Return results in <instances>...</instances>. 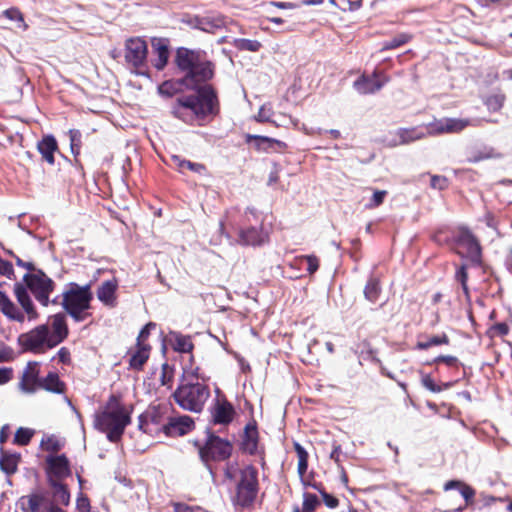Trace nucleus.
Wrapping results in <instances>:
<instances>
[{
  "instance_id": "nucleus-58",
  "label": "nucleus",
  "mask_w": 512,
  "mask_h": 512,
  "mask_svg": "<svg viewBox=\"0 0 512 512\" xmlns=\"http://www.w3.org/2000/svg\"><path fill=\"white\" fill-rule=\"evenodd\" d=\"M12 378V370L9 368H0V385L10 381Z\"/></svg>"
},
{
  "instance_id": "nucleus-21",
  "label": "nucleus",
  "mask_w": 512,
  "mask_h": 512,
  "mask_svg": "<svg viewBox=\"0 0 512 512\" xmlns=\"http://www.w3.org/2000/svg\"><path fill=\"white\" fill-rule=\"evenodd\" d=\"M27 504L30 512H46L51 506L56 505L44 491L30 494L27 497Z\"/></svg>"
},
{
  "instance_id": "nucleus-40",
  "label": "nucleus",
  "mask_w": 512,
  "mask_h": 512,
  "mask_svg": "<svg viewBox=\"0 0 512 512\" xmlns=\"http://www.w3.org/2000/svg\"><path fill=\"white\" fill-rule=\"evenodd\" d=\"M234 44L240 50L251 52H257L262 46L259 41L251 39H236Z\"/></svg>"
},
{
  "instance_id": "nucleus-26",
  "label": "nucleus",
  "mask_w": 512,
  "mask_h": 512,
  "mask_svg": "<svg viewBox=\"0 0 512 512\" xmlns=\"http://www.w3.org/2000/svg\"><path fill=\"white\" fill-rule=\"evenodd\" d=\"M273 113L271 107L269 105H262L258 111L256 116V120L259 122H273L277 126H286L288 123L292 124L294 127L298 126V120L293 119L291 116L283 115L281 120H272Z\"/></svg>"
},
{
  "instance_id": "nucleus-59",
  "label": "nucleus",
  "mask_w": 512,
  "mask_h": 512,
  "mask_svg": "<svg viewBox=\"0 0 512 512\" xmlns=\"http://www.w3.org/2000/svg\"><path fill=\"white\" fill-rule=\"evenodd\" d=\"M13 351L12 349L2 346L0 347V362L8 361L12 358Z\"/></svg>"
},
{
  "instance_id": "nucleus-44",
  "label": "nucleus",
  "mask_w": 512,
  "mask_h": 512,
  "mask_svg": "<svg viewBox=\"0 0 512 512\" xmlns=\"http://www.w3.org/2000/svg\"><path fill=\"white\" fill-rule=\"evenodd\" d=\"M459 492L462 495V497L465 499L466 505L464 507L460 506V507L456 508L454 510L455 512H462L466 506L473 503V499L475 496V490L471 486H469L465 483L463 486H461V489L459 490Z\"/></svg>"
},
{
  "instance_id": "nucleus-22",
  "label": "nucleus",
  "mask_w": 512,
  "mask_h": 512,
  "mask_svg": "<svg viewBox=\"0 0 512 512\" xmlns=\"http://www.w3.org/2000/svg\"><path fill=\"white\" fill-rule=\"evenodd\" d=\"M152 48L156 57L153 60V65L157 70H162L169 58L168 42L166 39L154 38L152 39Z\"/></svg>"
},
{
  "instance_id": "nucleus-47",
  "label": "nucleus",
  "mask_w": 512,
  "mask_h": 512,
  "mask_svg": "<svg viewBox=\"0 0 512 512\" xmlns=\"http://www.w3.org/2000/svg\"><path fill=\"white\" fill-rule=\"evenodd\" d=\"M70 138V146L71 150L74 154L79 153L80 145H81V133L79 130L71 129L69 131Z\"/></svg>"
},
{
  "instance_id": "nucleus-41",
  "label": "nucleus",
  "mask_w": 512,
  "mask_h": 512,
  "mask_svg": "<svg viewBox=\"0 0 512 512\" xmlns=\"http://www.w3.org/2000/svg\"><path fill=\"white\" fill-rule=\"evenodd\" d=\"M33 434H34L33 430H31L29 428L20 427L19 429H17V431L15 433L14 441L18 445H22V446L27 445L30 442Z\"/></svg>"
},
{
  "instance_id": "nucleus-8",
  "label": "nucleus",
  "mask_w": 512,
  "mask_h": 512,
  "mask_svg": "<svg viewBox=\"0 0 512 512\" xmlns=\"http://www.w3.org/2000/svg\"><path fill=\"white\" fill-rule=\"evenodd\" d=\"M27 288L34 298L44 307L50 303L57 304L58 298L50 301V295L55 289V282L41 270H33L23 277Z\"/></svg>"
},
{
  "instance_id": "nucleus-18",
  "label": "nucleus",
  "mask_w": 512,
  "mask_h": 512,
  "mask_svg": "<svg viewBox=\"0 0 512 512\" xmlns=\"http://www.w3.org/2000/svg\"><path fill=\"white\" fill-rule=\"evenodd\" d=\"M51 327L48 326V335L54 347L62 343L68 336L69 330L65 315L57 313L50 318Z\"/></svg>"
},
{
  "instance_id": "nucleus-56",
  "label": "nucleus",
  "mask_w": 512,
  "mask_h": 512,
  "mask_svg": "<svg viewBox=\"0 0 512 512\" xmlns=\"http://www.w3.org/2000/svg\"><path fill=\"white\" fill-rule=\"evenodd\" d=\"M322 498L325 505L331 509L336 508L339 505L338 499L328 493L323 492Z\"/></svg>"
},
{
  "instance_id": "nucleus-48",
  "label": "nucleus",
  "mask_w": 512,
  "mask_h": 512,
  "mask_svg": "<svg viewBox=\"0 0 512 512\" xmlns=\"http://www.w3.org/2000/svg\"><path fill=\"white\" fill-rule=\"evenodd\" d=\"M41 446L44 450L49 451V452H56V451L60 450V448H61V444L54 437H49L46 440H42Z\"/></svg>"
},
{
  "instance_id": "nucleus-12",
  "label": "nucleus",
  "mask_w": 512,
  "mask_h": 512,
  "mask_svg": "<svg viewBox=\"0 0 512 512\" xmlns=\"http://www.w3.org/2000/svg\"><path fill=\"white\" fill-rule=\"evenodd\" d=\"M456 250L462 257L478 263L481 257L479 243L467 229H460L456 237Z\"/></svg>"
},
{
  "instance_id": "nucleus-52",
  "label": "nucleus",
  "mask_w": 512,
  "mask_h": 512,
  "mask_svg": "<svg viewBox=\"0 0 512 512\" xmlns=\"http://www.w3.org/2000/svg\"><path fill=\"white\" fill-rule=\"evenodd\" d=\"M304 261H306L307 263V271L309 272V274H313L314 272L317 271L318 267H319V261L317 259V257L315 256H304L302 258Z\"/></svg>"
},
{
  "instance_id": "nucleus-49",
  "label": "nucleus",
  "mask_w": 512,
  "mask_h": 512,
  "mask_svg": "<svg viewBox=\"0 0 512 512\" xmlns=\"http://www.w3.org/2000/svg\"><path fill=\"white\" fill-rule=\"evenodd\" d=\"M503 102H504V97L502 95H494V96H490L487 99L486 105L488 106L489 109L496 111L502 107Z\"/></svg>"
},
{
  "instance_id": "nucleus-51",
  "label": "nucleus",
  "mask_w": 512,
  "mask_h": 512,
  "mask_svg": "<svg viewBox=\"0 0 512 512\" xmlns=\"http://www.w3.org/2000/svg\"><path fill=\"white\" fill-rule=\"evenodd\" d=\"M0 274L9 279L14 275V269H13L12 264L8 261L1 259V258H0Z\"/></svg>"
},
{
  "instance_id": "nucleus-53",
  "label": "nucleus",
  "mask_w": 512,
  "mask_h": 512,
  "mask_svg": "<svg viewBox=\"0 0 512 512\" xmlns=\"http://www.w3.org/2000/svg\"><path fill=\"white\" fill-rule=\"evenodd\" d=\"M456 279L461 283L462 288L465 293H468L467 288V273H466V267L462 265L456 272Z\"/></svg>"
},
{
  "instance_id": "nucleus-23",
  "label": "nucleus",
  "mask_w": 512,
  "mask_h": 512,
  "mask_svg": "<svg viewBox=\"0 0 512 512\" xmlns=\"http://www.w3.org/2000/svg\"><path fill=\"white\" fill-rule=\"evenodd\" d=\"M267 240V234L262 229L255 227L241 230L239 233V242L243 245L260 246Z\"/></svg>"
},
{
  "instance_id": "nucleus-14",
  "label": "nucleus",
  "mask_w": 512,
  "mask_h": 512,
  "mask_svg": "<svg viewBox=\"0 0 512 512\" xmlns=\"http://www.w3.org/2000/svg\"><path fill=\"white\" fill-rule=\"evenodd\" d=\"M148 47L140 37L130 38L125 44V59L132 66L141 67L147 58Z\"/></svg>"
},
{
  "instance_id": "nucleus-45",
  "label": "nucleus",
  "mask_w": 512,
  "mask_h": 512,
  "mask_svg": "<svg viewBox=\"0 0 512 512\" xmlns=\"http://www.w3.org/2000/svg\"><path fill=\"white\" fill-rule=\"evenodd\" d=\"M386 195H387L386 190H375L373 192L372 197L370 198V201L365 204V207L367 209H374V208L380 206L384 202Z\"/></svg>"
},
{
  "instance_id": "nucleus-36",
  "label": "nucleus",
  "mask_w": 512,
  "mask_h": 512,
  "mask_svg": "<svg viewBox=\"0 0 512 512\" xmlns=\"http://www.w3.org/2000/svg\"><path fill=\"white\" fill-rule=\"evenodd\" d=\"M294 448L298 457V474L300 478L303 480V477L308 468V453L299 443H295Z\"/></svg>"
},
{
  "instance_id": "nucleus-31",
  "label": "nucleus",
  "mask_w": 512,
  "mask_h": 512,
  "mask_svg": "<svg viewBox=\"0 0 512 512\" xmlns=\"http://www.w3.org/2000/svg\"><path fill=\"white\" fill-rule=\"evenodd\" d=\"M242 448L251 455L258 453V432L254 426H247L245 428Z\"/></svg>"
},
{
  "instance_id": "nucleus-3",
  "label": "nucleus",
  "mask_w": 512,
  "mask_h": 512,
  "mask_svg": "<svg viewBox=\"0 0 512 512\" xmlns=\"http://www.w3.org/2000/svg\"><path fill=\"white\" fill-rule=\"evenodd\" d=\"M225 478L235 482L236 494L233 498L235 505L247 507L251 505L258 492V472L251 465L240 468L237 463H227Z\"/></svg>"
},
{
  "instance_id": "nucleus-37",
  "label": "nucleus",
  "mask_w": 512,
  "mask_h": 512,
  "mask_svg": "<svg viewBox=\"0 0 512 512\" xmlns=\"http://www.w3.org/2000/svg\"><path fill=\"white\" fill-rule=\"evenodd\" d=\"M380 294L379 282L376 279H370L364 289L365 298L374 303L377 301Z\"/></svg>"
},
{
  "instance_id": "nucleus-50",
  "label": "nucleus",
  "mask_w": 512,
  "mask_h": 512,
  "mask_svg": "<svg viewBox=\"0 0 512 512\" xmlns=\"http://www.w3.org/2000/svg\"><path fill=\"white\" fill-rule=\"evenodd\" d=\"M490 332L492 336H505L509 332V327L506 323H497L491 327Z\"/></svg>"
},
{
  "instance_id": "nucleus-55",
  "label": "nucleus",
  "mask_w": 512,
  "mask_h": 512,
  "mask_svg": "<svg viewBox=\"0 0 512 512\" xmlns=\"http://www.w3.org/2000/svg\"><path fill=\"white\" fill-rule=\"evenodd\" d=\"M155 324L150 322L148 324H146L142 330L140 331L139 335H138V338H137V344H140V343H145V340L147 339V337L149 336L150 334V329L151 328H155Z\"/></svg>"
},
{
  "instance_id": "nucleus-60",
  "label": "nucleus",
  "mask_w": 512,
  "mask_h": 512,
  "mask_svg": "<svg viewBox=\"0 0 512 512\" xmlns=\"http://www.w3.org/2000/svg\"><path fill=\"white\" fill-rule=\"evenodd\" d=\"M435 362H444L448 366H454L457 363V358L454 356H450V355H448V356L441 355L435 359Z\"/></svg>"
},
{
  "instance_id": "nucleus-30",
  "label": "nucleus",
  "mask_w": 512,
  "mask_h": 512,
  "mask_svg": "<svg viewBox=\"0 0 512 512\" xmlns=\"http://www.w3.org/2000/svg\"><path fill=\"white\" fill-rule=\"evenodd\" d=\"M39 388L48 392L62 394L65 391V384L60 381L58 374L50 372L46 377L41 379Z\"/></svg>"
},
{
  "instance_id": "nucleus-20",
  "label": "nucleus",
  "mask_w": 512,
  "mask_h": 512,
  "mask_svg": "<svg viewBox=\"0 0 512 512\" xmlns=\"http://www.w3.org/2000/svg\"><path fill=\"white\" fill-rule=\"evenodd\" d=\"M118 283L115 279L104 281L97 289V298L105 306L115 307L117 304L116 291Z\"/></svg>"
},
{
  "instance_id": "nucleus-15",
  "label": "nucleus",
  "mask_w": 512,
  "mask_h": 512,
  "mask_svg": "<svg viewBox=\"0 0 512 512\" xmlns=\"http://www.w3.org/2000/svg\"><path fill=\"white\" fill-rule=\"evenodd\" d=\"M389 78L375 70L371 76L362 75L354 82L355 89L361 94H372L380 90Z\"/></svg>"
},
{
  "instance_id": "nucleus-16",
  "label": "nucleus",
  "mask_w": 512,
  "mask_h": 512,
  "mask_svg": "<svg viewBox=\"0 0 512 512\" xmlns=\"http://www.w3.org/2000/svg\"><path fill=\"white\" fill-rule=\"evenodd\" d=\"M235 410L225 397H217L211 407V417L215 424L227 425L232 422Z\"/></svg>"
},
{
  "instance_id": "nucleus-25",
  "label": "nucleus",
  "mask_w": 512,
  "mask_h": 512,
  "mask_svg": "<svg viewBox=\"0 0 512 512\" xmlns=\"http://www.w3.org/2000/svg\"><path fill=\"white\" fill-rule=\"evenodd\" d=\"M38 151L42 158L49 164H54V153L58 150L56 139L52 135H47L38 142Z\"/></svg>"
},
{
  "instance_id": "nucleus-7",
  "label": "nucleus",
  "mask_w": 512,
  "mask_h": 512,
  "mask_svg": "<svg viewBox=\"0 0 512 512\" xmlns=\"http://www.w3.org/2000/svg\"><path fill=\"white\" fill-rule=\"evenodd\" d=\"M210 396L208 386L196 382H185L173 393L175 402L184 410L199 413Z\"/></svg>"
},
{
  "instance_id": "nucleus-43",
  "label": "nucleus",
  "mask_w": 512,
  "mask_h": 512,
  "mask_svg": "<svg viewBox=\"0 0 512 512\" xmlns=\"http://www.w3.org/2000/svg\"><path fill=\"white\" fill-rule=\"evenodd\" d=\"M501 154L497 152L492 147H485L482 151H479L473 158L470 159L471 162H479L482 160L500 158Z\"/></svg>"
},
{
  "instance_id": "nucleus-11",
  "label": "nucleus",
  "mask_w": 512,
  "mask_h": 512,
  "mask_svg": "<svg viewBox=\"0 0 512 512\" xmlns=\"http://www.w3.org/2000/svg\"><path fill=\"white\" fill-rule=\"evenodd\" d=\"M472 125L469 119L460 118H441L426 124L424 130L426 136H437L442 134H454L463 131L466 127Z\"/></svg>"
},
{
  "instance_id": "nucleus-57",
  "label": "nucleus",
  "mask_w": 512,
  "mask_h": 512,
  "mask_svg": "<svg viewBox=\"0 0 512 512\" xmlns=\"http://www.w3.org/2000/svg\"><path fill=\"white\" fill-rule=\"evenodd\" d=\"M422 384L425 388L432 392H439L440 388L434 383L433 379L429 376H425L422 379Z\"/></svg>"
},
{
  "instance_id": "nucleus-42",
  "label": "nucleus",
  "mask_w": 512,
  "mask_h": 512,
  "mask_svg": "<svg viewBox=\"0 0 512 512\" xmlns=\"http://www.w3.org/2000/svg\"><path fill=\"white\" fill-rule=\"evenodd\" d=\"M410 36L407 34H399L392 38L391 40H388L384 42L382 50H391L400 47L401 45L407 43L410 40Z\"/></svg>"
},
{
  "instance_id": "nucleus-28",
  "label": "nucleus",
  "mask_w": 512,
  "mask_h": 512,
  "mask_svg": "<svg viewBox=\"0 0 512 512\" xmlns=\"http://www.w3.org/2000/svg\"><path fill=\"white\" fill-rule=\"evenodd\" d=\"M169 341L176 352L189 353L193 349V343L189 336L182 335L178 332L169 333Z\"/></svg>"
},
{
  "instance_id": "nucleus-35",
  "label": "nucleus",
  "mask_w": 512,
  "mask_h": 512,
  "mask_svg": "<svg viewBox=\"0 0 512 512\" xmlns=\"http://www.w3.org/2000/svg\"><path fill=\"white\" fill-rule=\"evenodd\" d=\"M223 21L220 19H212L209 17L197 18L195 27L201 31L215 33L217 29L222 28Z\"/></svg>"
},
{
  "instance_id": "nucleus-38",
  "label": "nucleus",
  "mask_w": 512,
  "mask_h": 512,
  "mask_svg": "<svg viewBox=\"0 0 512 512\" xmlns=\"http://www.w3.org/2000/svg\"><path fill=\"white\" fill-rule=\"evenodd\" d=\"M3 15L7 19H9L11 21H15L17 23L18 28H20L24 31L28 28V25L24 21L23 14L18 9H16V8L7 9V10L3 11Z\"/></svg>"
},
{
  "instance_id": "nucleus-64",
  "label": "nucleus",
  "mask_w": 512,
  "mask_h": 512,
  "mask_svg": "<svg viewBox=\"0 0 512 512\" xmlns=\"http://www.w3.org/2000/svg\"><path fill=\"white\" fill-rule=\"evenodd\" d=\"M77 507L81 511L87 512L89 510V501L86 497L80 496L77 499Z\"/></svg>"
},
{
  "instance_id": "nucleus-10",
  "label": "nucleus",
  "mask_w": 512,
  "mask_h": 512,
  "mask_svg": "<svg viewBox=\"0 0 512 512\" xmlns=\"http://www.w3.org/2000/svg\"><path fill=\"white\" fill-rule=\"evenodd\" d=\"M231 452L232 445L230 442L215 435H211L206 444L199 449L200 458L205 463L210 460H225L230 457Z\"/></svg>"
},
{
  "instance_id": "nucleus-39",
  "label": "nucleus",
  "mask_w": 512,
  "mask_h": 512,
  "mask_svg": "<svg viewBox=\"0 0 512 512\" xmlns=\"http://www.w3.org/2000/svg\"><path fill=\"white\" fill-rule=\"evenodd\" d=\"M449 338L446 334L437 335L429 338L427 341L418 342L417 347L421 350H426L432 346L448 344Z\"/></svg>"
},
{
  "instance_id": "nucleus-46",
  "label": "nucleus",
  "mask_w": 512,
  "mask_h": 512,
  "mask_svg": "<svg viewBox=\"0 0 512 512\" xmlns=\"http://www.w3.org/2000/svg\"><path fill=\"white\" fill-rule=\"evenodd\" d=\"M318 504L319 500L315 494L305 493L303 495V512H313Z\"/></svg>"
},
{
  "instance_id": "nucleus-34",
  "label": "nucleus",
  "mask_w": 512,
  "mask_h": 512,
  "mask_svg": "<svg viewBox=\"0 0 512 512\" xmlns=\"http://www.w3.org/2000/svg\"><path fill=\"white\" fill-rule=\"evenodd\" d=\"M20 455L3 453L0 457V467L7 474L12 475L17 471Z\"/></svg>"
},
{
  "instance_id": "nucleus-29",
  "label": "nucleus",
  "mask_w": 512,
  "mask_h": 512,
  "mask_svg": "<svg viewBox=\"0 0 512 512\" xmlns=\"http://www.w3.org/2000/svg\"><path fill=\"white\" fill-rule=\"evenodd\" d=\"M49 486L53 490V502L58 505L67 506L70 503V492L65 484L62 481H52L48 482Z\"/></svg>"
},
{
  "instance_id": "nucleus-2",
  "label": "nucleus",
  "mask_w": 512,
  "mask_h": 512,
  "mask_svg": "<svg viewBox=\"0 0 512 512\" xmlns=\"http://www.w3.org/2000/svg\"><path fill=\"white\" fill-rule=\"evenodd\" d=\"M176 63L186 73L184 84L191 89H197L200 83L210 80L214 75L213 64L202 51L179 48Z\"/></svg>"
},
{
  "instance_id": "nucleus-5",
  "label": "nucleus",
  "mask_w": 512,
  "mask_h": 512,
  "mask_svg": "<svg viewBox=\"0 0 512 512\" xmlns=\"http://www.w3.org/2000/svg\"><path fill=\"white\" fill-rule=\"evenodd\" d=\"M61 297L62 308L75 322H83L91 316L89 309L93 293L90 284L80 286L71 282L66 285Z\"/></svg>"
},
{
  "instance_id": "nucleus-63",
  "label": "nucleus",
  "mask_w": 512,
  "mask_h": 512,
  "mask_svg": "<svg viewBox=\"0 0 512 512\" xmlns=\"http://www.w3.org/2000/svg\"><path fill=\"white\" fill-rule=\"evenodd\" d=\"M58 359L62 363H67L70 360V352L67 348L62 347L57 353Z\"/></svg>"
},
{
  "instance_id": "nucleus-61",
  "label": "nucleus",
  "mask_w": 512,
  "mask_h": 512,
  "mask_svg": "<svg viewBox=\"0 0 512 512\" xmlns=\"http://www.w3.org/2000/svg\"><path fill=\"white\" fill-rule=\"evenodd\" d=\"M463 485H464V483L459 481V480H450V481L445 483L444 490L445 491H449V490H452V489L460 490L461 486H463Z\"/></svg>"
},
{
  "instance_id": "nucleus-24",
  "label": "nucleus",
  "mask_w": 512,
  "mask_h": 512,
  "mask_svg": "<svg viewBox=\"0 0 512 512\" xmlns=\"http://www.w3.org/2000/svg\"><path fill=\"white\" fill-rule=\"evenodd\" d=\"M129 364L135 370H141L143 365L149 358L150 346L146 343L136 344L135 348L130 352Z\"/></svg>"
},
{
  "instance_id": "nucleus-33",
  "label": "nucleus",
  "mask_w": 512,
  "mask_h": 512,
  "mask_svg": "<svg viewBox=\"0 0 512 512\" xmlns=\"http://www.w3.org/2000/svg\"><path fill=\"white\" fill-rule=\"evenodd\" d=\"M247 140H254L256 142L257 149L269 150L274 149L277 146L279 149L286 147V144L280 140L269 138L260 135H248Z\"/></svg>"
},
{
  "instance_id": "nucleus-17",
  "label": "nucleus",
  "mask_w": 512,
  "mask_h": 512,
  "mask_svg": "<svg viewBox=\"0 0 512 512\" xmlns=\"http://www.w3.org/2000/svg\"><path fill=\"white\" fill-rule=\"evenodd\" d=\"M39 362H28L21 376L20 389L25 393H34L39 389L41 379L39 378Z\"/></svg>"
},
{
  "instance_id": "nucleus-6",
  "label": "nucleus",
  "mask_w": 512,
  "mask_h": 512,
  "mask_svg": "<svg viewBox=\"0 0 512 512\" xmlns=\"http://www.w3.org/2000/svg\"><path fill=\"white\" fill-rule=\"evenodd\" d=\"M14 293L18 303L21 305L20 310L8 296L0 291V311L12 321L23 323L25 321V314L28 321H36L39 318L37 312L25 286L22 284H15Z\"/></svg>"
},
{
  "instance_id": "nucleus-4",
  "label": "nucleus",
  "mask_w": 512,
  "mask_h": 512,
  "mask_svg": "<svg viewBox=\"0 0 512 512\" xmlns=\"http://www.w3.org/2000/svg\"><path fill=\"white\" fill-rule=\"evenodd\" d=\"M129 423V412L115 396L109 398L103 410L95 414L94 418V427L106 433L111 442L121 438Z\"/></svg>"
},
{
  "instance_id": "nucleus-32",
  "label": "nucleus",
  "mask_w": 512,
  "mask_h": 512,
  "mask_svg": "<svg viewBox=\"0 0 512 512\" xmlns=\"http://www.w3.org/2000/svg\"><path fill=\"white\" fill-rule=\"evenodd\" d=\"M171 162L182 173L185 172V170H190L200 175L205 172V166L203 164L191 162L178 155H173L171 157Z\"/></svg>"
},
{
  "instance_id": "nucleus-1",
  "label": "nucleus",
  "mask_w": 512,
  "mask_h": 512,
  "mask_svg": "<svg viewBox=\"0 0 512 512\" xmlns=\"http://www.w3.org/2000/svg\"><path fill=\"white\" fill-rule=\"evenodd\" d=\"M217 104L216 94L210 86L198 88L196 95L177 98L172 106V114L186 122L193 123L214 113Z\"/></svg>"
},
{
  "instance_id": "nucleus-9",
  "label": "nucleus",
  "mask_w": 512,
  "mask_h": 512,
  "mask_svg": "<svg viewBox=\"0 0 512 512\" xmlns=\"http://www.w3.org/2000/svg\"><path fill=\"white\" fill-rule=\"evenodd\" d=\"M17 343L23 351L35 354H43L55 348L49 338L47 324H40L20 334L17 338Z\"/></svg>"
},
{
  "instance_id": "nucleus-62",
  "label": "nucleus",
  "mask_w": 512,
  "mask_h": 512,
  "mask_svg": "<svg viewBox=\"0 0 512 512\" xmlns=\"http://www.w3.org/2000/svg\"><path fill=\"white\" fill-rule=\"evenodd\" d=\"M172 376L168 374V365L164 364L162 366V374H161V384L162 385H168L171 381Z\"/></svg>"
},
{
  "instance_id": "nucleus-54",
  "label": "nucleus",
  "mask_w": 512,
  "mask_h": 512,
  "mask_svg": "<svg viewBox=\"0 0 512 512\" xmlns=\"http://www.w3.org/2000/svg\"><path fill=\"white\" fill-rule=\"evenodd\" d=\"M448 181L444 176H433L431 178V186L433 188L443 190L447 187Z\"/></svg>"
},
{
  "instance_id": "nucleus-19",
  "label": "nucleus",
  "mask_w": 512,
  "mask_h": 512,
  "mask_svg": "<svg viewBox=\"0 0 512 512\" xmlns=\"http://www.w3.org/2000/svg\"><path fill=\"white\" fill-rule=\"evenodd\" d=\"M194 428V421L190 416L183 415L170 418L164 426V432L168 436H182Z\"/></svg>"
},
{
  "instance_id": "nucleus-27",
  "label": "nucleus",
  "mask_w": 512,
  "mask_h": 512,
  "mask_svg": "<svg viewBox=\"0 0 512 512\" xmlns=\"http://www.w3.org/2000/svg\"><path fill=\"white\" fill-rule=\"evenodd\" d=\"M398 141L395 144H408L426 137L423 127L402 128L397 131Z\"/></svg>"
},
{
  "instance_id": "nucleus-13",
  "label": "nucleus",
  "mask_w": 512,
  "mask_h": 512,
  "mask_svg": "<svg viewBox=\"0 0 512 512\" xmlns=\"http://www.w3.org/2000/svg\"><path fill=\"white\" fill-rule=\"evenodd\" d=\"M70 464L65 455H49L46 457L47 482L63 481L70 476Z\"/></svg>"
}]
</instances>
